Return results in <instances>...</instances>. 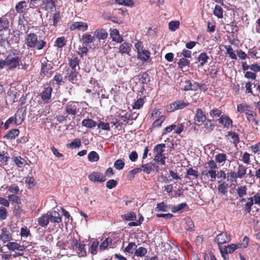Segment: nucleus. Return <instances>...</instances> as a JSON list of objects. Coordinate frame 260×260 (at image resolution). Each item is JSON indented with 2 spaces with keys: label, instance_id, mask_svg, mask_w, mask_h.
Here are the masks:
<instances>
[{
  "label": "nucleus",
  "instance_id": "58",
  "mask_svg": "<svg viewBox=\"0 0 260 260\" xmlns=\"http://www.w3.org/2000/svg\"><path fill=\"white\" fill-rule=\"evenodd\" d=\"M124 163L121 159L116 160L114 164V167L117 170H120L123 168Z\"/></svg>",
  "mask_w": 260,
  "mask_h": 260
},
{
  "label": "nucleus",
  "instance_id": "2",
  "mask_svg": "<svg viewBox=\"0 0 260 260\" xmlns=\"http://www.w3.org/2000/svg\"><path fill=\"white\" fill-rule=\"evenodd\" d=\"M25 44L28 48H36L38 50H41L45 47L46 43L43 40H38V36L31 32L26 35Z\"/></svg>",
  "mask_w": 260,
  "mask_h": 260
},
{
  "label": "nucleus",
  "instance_id": "23",
  "mask_svg": "<svg viewBox=\"0 0 260 260\" xmlns=\"http://www.w3.org/2000/svg\"><path fill=\"white\" fill-rule=\"evenodd\" d=\"M110 37L112 40L117 43H121L123 41V38L119 35V31L116 29H113L110 32Z\"/></svg>",
  "mask_w": 260,
  "mask_h": 260
},
{
  "label": "nucleus",
  "instance_id": "30",
  "mask_svg": "<svg viewBox=\"0 0 260 260\" xmlns=\"http://www.w3.org/2000/svg\"><path fill=\"white\" fill-rule=\"evenodd\" d=\"M19 134V131L18 129H13L10 131L4 138L8 139H13L18 136Z\"/></svg>",
  "mask_w": 260,
  "mask_h": 260
},
{
  "label": "nucleus",
  "instance_id": "20",
  "mask_svg": "<svg viewBox=\"0 0 260 260\" xmlns=\"http://www.w3.org/2000/svg\"><path fill=\"white\" fill-rule=\"evenodd\" d=\"M94 38L99 40H105L108 36V33L104 29H98L94 32Z\"/></svg>",
  "mask_w": 260,
  "mask_h": 260
},
{
  "label": "nucleus",
  "instance_id": "31",
  "mask_svg": "<svg viewBox=\"0 0 260 260\" xmlns=\"http://www.w3.org/2000/svg\"><path fill=\"white\" fill-rule=\"evenodd\" d=\"M227 159V156L225 153H218L215 156V160L217 163L224 164Z\"/></svg>",
  "mask_w": 260,
  "mask_h": 260
},
{
  "label": "nucleus",
  "instance_id": "26",
  "mask_svg": "<svg viewBox=\"0 0 260 260\" xmlns=\"http://www.w3.org/2000/svg\"><path fill=\"white\" fill-rule=\"evenodd\" d=\"M60 18V15L59 12H55L53 16L52 19H49L48 23L50 26H56L57 23L59 22Z\"/></svg>",
  "mask_w": 260,
  "mask_h": 260
},
{
  "label": "nucleus",
  "instance_id": "47",
  "mask_svg": "<svg viewBox=\"0 0 260 260\" xmlns=\"http://www.w3.org/2000/svg\"><path fill=\"white\" fill-rule=\"evenodd\" d=\"M180 22L178 21H172L169 23V29L171 31H175L179 28Z\"/></svg>",
  "mask_w": 260,
  "mask_h": 260
},
{
  "label": "nucleus",
  "instance_id": "5",
  "mask_svg": "<svg viewBox=\"0 0 260 260\" xmlns=\"http://www.w3.org/2000/svg\"><path fill=\"white\" fill-rule=\"evenodd\" d=\"M231 240L230 235L226 233H221L217 235L215 239V241L220 247V245L224 243H228Z\"/></svg>",
  "mask_w": 260,
  "mask_h": 260
},
{
  "label": "nucleus",
  "instance_id": "4",
  "mask_svg": "<svg viewBox=\"0 0 260 260\" xmlns=\"http://www.w3.org/2000/svg\"><path fill=\"white\" fill-rule=\"evenodd\" d=\"M165 147L166 145L162 143L155 145L153 149L154 152H155L154 160L162 165L165 164V160L166 159V157L163 154Z\"/></svg>",
  "mask_w": 260,
  "mask_h": 260
},
{
  "label": "nucleus",
  "instance_id": "7",
  "mask_svg": "<svg viewBox=\"0 0 260 260\" xmlns=\"http://www.w3.org/2000/svg\"><path fill=\"white\" fill-rule=\"evenodd\" d=\"M52 91V87L48 86L45 88L41 93V99L45 103H48L50 102Z\"/></svg>",
  "mask_w": 260,
  "mask_h": 260
},
{
  "label": "nucleus",
  "instance_id": "32",
  "mask_svg": "<svg viewBox=\"0 0 260 260\" xmlns=\"http://www.w3.org/2000/svg\"><path fill=\"white\" fill-rule=\"evenodd\" d=\"M79 74L78 71L72 70L68 76V79L73 83H76L78 80Z\"/></svg>",
  "mask_w": 260,
  "mask_h": 260
},
{
  "label": "nucleus",
  "instance_id": "27",
  "mask_svg": "<svg viewBox=\"0 0 260 260\" xmlns=\"http://www.w3.org/2000/svg\"><path fill=\"white\" fill-rule=\"evenodd\" d=\"M27 7V3L25 1H22L18 3L15 6V9L17 13H22Z\"/></svg>",
  "mask_w": 260,
  "mask_h": 260
},
{
  "label": "nucleus",
  "instance_id": "1",
  "mask_svg": "<svg viewBox=\"0 0 260 260\" xmlns=\"http://www.w3.org/2000/svg\"><path fill=\"white\" fill-rule=\"evenodd\" d=\"M27 68V64L22 63L21 56L16 50L7 51L5 58H0L1 70L6 68L8 71H13L16 69L25 70Z\"/></svg>",
  "mask_w": 260,
  "mask_h": 260
},
{
  "label": "nucleus",
  "instance_id": "19",
  "mask_svg": "<svg viewBox=\"0 0 260 260\" xmlns=\"http://www.w3.org/2000/svg\"><path fill=\"white\" fill-rule=\"evenodd\" d=\"M39 225L41 227L46 228L49 223V216L47 213L43 214L38 218Z\"/></svg>",
  "mask_w": 260,
  "mask_h": 260
},
{
  "label": "nucleus",
  "instance_id": "49",
  "mask_svg": "<svg viewBox=\"0 0 260 260\" xmlns=\"http://www.w3.org/2000/svg\"><path fill=\"white\" fill-rule=\"evenodd\" d=\"M8 198L9 201L12 203H16L17 204H20L21 203L20 198L15 194L9 195L8 196Z\"/></svg>",
  "mask_w": 260,
  "mask_h": 260
},
{
  "label": "nucleus",
  "instance_id": "44",
  "mask_svg": "<svg viewBox=\"0 0 260 260\" xmlns=\"http://www.w3.org/2000/svg\"><path fill=\"white\" fill-rule=\"evenodd\" d=\"M123 219L126 221H134L136 220V216L134 212H129L122 216Z\"/></svg>",
  "mask_w": 260,
  "mask_h": 260
},
{
  "label": "nucleus",
  "instance_id": "35",
  "mask_svg": "<svg viewBox=\"0 0 260 260\" xmlns=\"http://www.w3.org/2000/svg\"><path fill=\"white\" fill-rule=\"evenodd\" d=\"M209 57L206 53H201L197 58L198 61L200 63L201 66H203L207 62Z\"/></svg>",
  "mask_w": 260,
  "mask_h": 260
},
{
  "label": "nucleus",
  "instance_id": "48",
  "mask_svg": "<svg viewBox=\"0 0 260 260\" xmlns=\"http://www.w3.org/2000/svg\"><path fill=\"white\" fill-rule=\"evenodd\" d=\"M165 118H166V117L165 116L161 115V116H160L159 117V118L157 119L153 122V123L152 124V126L153 127H157L160 126L162 123L165 121Z\"/></svg>",
  "mask_w": 260,
  "mask_h": 260
},
{
  "label": "nucleus",
  "instance_id": "8",
  "mask_svg": "<svg viewBox=\"0 0 260 260\" xmlns=\"http://www.w3.org/2000/svg\"><path fill=\"white\" fill-rule=\"evenodd\" d=\"M218 123L221 124L224 128H229L232 125L233 120L228 116L222 115L218 119Z\"/></svg>",
  "mask_w": 260,
  "mask_h": 260
},
{
  "label": "nucleus",
  "instance_id": "3",
  "mask_svg": "<svg viewBox=\"0 0 260 260\" xmlns=\"http://www.w3.org/2000/svg\"><path fill=\"white\" fill-rule=\"evenodd\" d=\"M81 109L80 103L75 101L68 102L64 107V114L68 116L75 117L80 112Z\"/></svg>",
  "mask_w": 260,
  "mask_h": 260
},
{
  "label": "nucleus",
  "instance_id": "12",
  "mask_svg": "<svg viewBox=\"0 0 260 260\" xmlns=\"http://www.w3.org/2000/svg\"><path fill=\"white\" fill-rule=\"evenodd\" d=\"M72 245L74 248L77 250V252L79 257H83L86 255V250L85 249V244H78L77 241H73Z\"/></svg>",
  "mask_w": 260,
  "mask_h": 260
},
{
  "label": "nucleus",
  "instance_id": "22",
  "mask_svg": "<svg viewBox=\"0 0 260 260\" xmlns=\"http://www.w3.org/2000/svg\"><path fill=\"white\" fill-rule=\"evenodd\" d=\"M226 137H231L230 141L233 143L235 146H237L238 144L239 143V137L238 134L234 132H229L227 135L225 136Z\"/></svg>",
  "mask_w": 260,
  "mask_h": 260
},
{
  "label": "nucleus",
  "instance_id": "21",
  "mask_svg": "<svg viewBox=\"0 0 260 260\" xmlns=\"http://www.w3.org/2000/svg\"><path fill=\"white\" fill-rule=\"evenodd\" d=\"M188 105V103L183 101H177L172 103L171 107L172 110L183 109Z\"/></svg>",
  "mask_w": 260,
  "mask_h": 260
},
{
  "label": "nucleus",
  "instance_id": "29",
  "mask_svg": "<svg viewBox=\"0 0 260 260\" xmlns=\"http://www.w3.org/2000/svg\"><path fill=\"white\" fill-rule=\"evenodd\" d=\"M250 106L246 104H240L237 105V111L240 113H250L251 111L249 109Z\"/></svg>",
  "mask_w": 260,
  "mask_h": 260
},
{
  "label": "nucleus",
  "instance_id": "56",
  "mask_svg": "<svg viewBox=\"0 0 260 260\" xmlns=\"http://www.w3.org/2000/svg\"><path fill=\"white\" fill-rule=\"evenodd\" d=\"M185 85L183 86L182 89L184 91L196 90V89L192 88V84L189 80H185Z\"/></svg>",
  "mask_w": 260,
  "mask_h": 260
},
{
  "label": "nucleus",
  "instance_id": "61",
  "mask_svg": "<svg viewBox=\"0 0 260 260\" xmlns=\"http://www.w3.org/2000/svg\"><path fill=\"white\" fill-rule=\"evenodd\" d=\"M116 2L119 5L127 6H131L134 4V2L132 0H116Z\"/></svg>",
  "mask_w": 260,
  "mask_h": 260
},
{
  "label": "nucleus",
  "instance_id": "10",
  "mask_svg": "<svg viewBox=\"0 0 260 260\" xmlns=\"http://www.w3.org/2000/svg\"><path fill=\"white\" fill-rule=\"evenodd\" d=\"M41 72L44 75H47L51 72V70L52 68L51 63H48V60L46 58H42L41 60Z\"/></svg>",
  "mask_w": 260,
  "mask_h": 260
},
{
  "label": "nucleus",
  "instance_id": "54",
  "mask_svg": "<svg viewBox=\"0 0 260 260\" xmlns=\"http://www.w3.org/2000/svg\"><path fill=\"white\" fill-rule=\"evenodd\" d=\"M185 203H182L178 204L176 206H174L172 207V211L174 213L177 212L182 209L183 208L186 206Z\"/></svg>",
  "mask_w": 260,
  "mask_h": 260
},
{
  "label": "nucleus",
  "instance_id": "52",
  "mask_svg": "<svg viewBox=\"0 0 260 260\" xmlns=\"http://www.w3.org/2000/svg\"><path fill=\"white\" fill-rule=\"evenodd\" d=\"M186 226L185 228L187 231H191L193 230L194 228V224L192 220L189 218H187L185 219Z\"/></svg>",
  "mask_w": 260,
  "mask_h": 260
},
{
  "label": "nucleus",
  "instance_id": "6",
  "mask_svg": "<svg viewBox=\"0 0 260 260\" xmlns=\"http://www.w3.org/2000/svg\"><path fill=\"white\" fill-rule=\"evenodd\" d=\"M13 239L12 234L7 228H3L1 230L0 240L3 243L10 242Z\"/></svg>",
  "mask_w": 260,
  "mask_h": 260
},
{
  "label": "nucleus",
  "instance_id": "41",
  "mask_svg": "<svg viewBox=\"0 0 260 260\" xmlns=\"http://www.w3.org/2000/svg\"><path fill=\"white\" fill-rule=\"evenodd\" d=\"M229 185L228 183L225 182H223L219 184L218 186V191L222 193V194H226L228 191L227 189L228 188Z\"/></svg>",
  "mask_w": 260,
  "mask_h": 260
},
{
  "label": "nucleus",
  "instance_id": "57",
  "mask_svg": "<svg viewBox=\"0 0 260 260\" xmlns=\"http://www.w3.org/2000/svg\"><path fill=\"white\" fill-rule=\"evenodd\" d=\"M186 174L188 176H193L192 179H197L198 177V172L197 170H193L192 168H189L186 171Z\"/></svg>",
  "mask_w": 260,
  "mask_h": 260
},
{
  "label": "nucleus",
  "instance_id": "50",
  "mask_svg": "<svg viewBox=\"0 0 260 260\" xmlns=\"http://www.w3.org/2000/svg\"><path fill=\"white\" fill-rule=\"evenodd\" d=\"M55 45L58 48H62L66 45V41L64 37L58 38L55 42Z\"/></svg>",
  "mask_w": 260,
  "mask_h": 260
},
{
  "label": "nucleus",
  "instance_id": "9",
  "mask_svg": "<svg viewBox=\"0 0 260 260\" xmlns=\"http://www.w3.org/2000/svg\"><path fill=\"white\" fill-rule=\"evenodd\" d=\"M41 7L42 9L51 12L56 9L55 2L53 0H42Z\"/></svg>",
  "mask_w": 260,
  "mask_h": 260
},
{
  "label": "nucleus",
  "instance_id": "11",
  "mask_svg": "<svg viewBox=\"0 0 260 260\" xmlns=\"http://www.w3.org/2000/svg\"><path fill=\"white\" fill-rule=\"evenodd\" d=\"M89 180L94 182H103L106 180V177L102 173L93 172L88 176Z\"/></svg>",
  "mask_w": 260,
  "mask_h": 260
},
{
  "label": "nucleus",
  "instance_id": "64",
  "mask_svg": "<svg viewBox=\"0 0 260 260\" xmlns=\"http://www.w3.org/2000/svg\"><path fill=\"white\" fill-rule=\"evenodd\" d=\"M117 184V182L114 179L108 180L106 183V187L109 189H112Z\"/></svg>",
  "mask_w": 260,
  "mask_h": 260
},
{
  "label": "nucleus",
  "instance_id": "63",
  "mask_svg": "<svg viewBox=\"0 0 260 260\" xmlns=\"http://www.w3.org/2000/svg\"><path fill=\"white\" fill-rule=\"evenodd\" d=\"M144 104V100L142 98H140L134 103L133 105L134 109H139L141 108Z\"/></svg>",
  "mask_w": 260,
  "mask_h": 260
},
{
  "label": "nucleus",
  "instance_id": "43",
  "mask_svg": "<svg viewBox=\"0 0 260 260\" xmlns=\"http://www.w3.org/2000/svg\"><path fill=\"white\" fill-rule=\"evenodd\" d=\"M214 14L219 18L223 17V10L222 8L216 5L214 10Z\"/></svg>",
  "mask_w": 260,
  "mask_h": 260
},
{
  "label": "nucleus",
  "instance_id": "37",
  "mask_svg": "<svg viewBox=\"0 0 260 260\" xmlns=\"http://www.w3.org/2000/svg\"><path fill=\"white\" fill-rule=\"evenodd\" d=\"M9 26V21L5 16L0 18V31L7 29Z\"/></svg>",
  "mask_w": 260,
  "mask_h": 260
},
{
  "label": "nucleus",
  "instance_id": "33",
  "mask_svg": "<svg viewBox=\"0 0 260 260\" xmlns=\"http://www.w3.org/2000/svg\"><path fill=\"white\" fill-rule=\"evenodd\" d=\"M224 47L226 49V53L229 57L232 59L237 60V55L235 53L232 47L230 45H225Z\"/></svg>",
  "mask_w": 260,
  "mask_h": 260
},
{
  "label": "nucleus",
  "instance_id": "55",
  "mask_svg": "<svg viewBox=\"0 0 260 260\" xmlns=\"http://www.w3.org/2000/svg\"><path fill=\"white\" fill-rule=\"evenodd\" d=\"M153 164H146L145 165H143L141 168L142 170H143L144 172L147 174H149L152 171V167Z\"/></svg>",
  "mask_w": 260,
  "mask_h": 260
},
{
  "label": "nucleus",
  "instance_id": "59",
  "mask_svg": "<svg viewBox=\"0 0 260 260\" xmlns=\"http://www.w3.org/2000/svg\"><path fill=\"white\" fill-rule=\"evenodd\" d=\"M189 63V61L185 58H182L180 59L178 62V67L181 69H182L184 67L188 66Z\"/></svg>",
  "mask_w": 260,
  "mask_h": 260
},
{
  "label": "nucleus",
  "instance_id": "15",
  "mask_svg": "<svg viewBox=\"0 0 260 260\" xmlns=\"http://www.w3.org/2000/svg\"><path fill=\"white\" fill-rule=\"evenodd\" d=\"M47 214L49 216V222L57 223L61 222V217L58 212L53 211L50 213H47Z\"/></svg>",
  "mask_w": 260,
  "mask_h": 260
},
{
  "label": "nucleus",
  "instance_id": "60",
  "mask_svg": "<svg viewBox=\"0 0 260 260\" xmlns=\"http://www.w3.org/2000/svg\"><path fill=\"white\" fill-rule=\"evenodd\" d=\"M98 128L105 131H109L110 128L109 124L108 123L104 122L103 121H100L98 123Z\"/></svg>",
  "mask_w": 260,
  "mask_h": 260
},
{
  "label": "nucleus",
  "instance_id": "34",
  "mask_svg": "<svg viewBox=\"0 0 260 260\" xmlns=\"http://www.w3.org/2000/svg\"><path fill=\"white\" fill-rule=\"evenodd\" d=\"M247 187L246 185L238 186L236 189L237 194L239 198H243L247 194Z\"/></svg>",
  "mask_w": 260,
  "mask_h": 260
},
{
  "label": "nucleus",
  "instance_id": "36",
  "mask_svg": "<svg viewBox=\"0 0 260 260\" xmlns=\"http://www.w3.org/2000/svg\"><path fill=\"white\" fill-rule=\"evenodd\" d=\"M137 247V245L135 243L131 242L129 243L128 245L125 247L124 250V251L125 253H127L128 254H132L134 250H136V248Z\"/></svg>",
  "mask_w": 260,
  "mask_h": 260
},
{
  "label": "nucleus",
  "instance_id": "51",
  "mask_svg": "<svg viewBox=\"0 0 260 260\" xmlns=\"http://www.w3.org/2000/svg\"><path fill=\"white\" fill-rule=\"evenodd\" d=\"M112 242V239L110 238H107L101 243L100 247L102 249H106Z\"/></svg>",
  "mask_w": 260,
  "mask_h": 260
},
{
  "label": "nucleus",
  "instance_id": "28",
  "mask_svg": "<svg viewBox=\"0 0 260 260\" xmlns=\"http://www.w3.org/2000/svg\"><path fill=\"white\" fill-rule=\"evenodd\" d=\"M82 41L83 43L87 46L89 44L93 42L95 40L94 36H92L90 34H85L82 36Z\"/></svg>",
  "mask_w": 260,
  "mask_h": 260
},
{
  "label": "nucleus",
  "instance_id": "17",
  "mask_svg": "<svg viewBox=\"0 0 260 260\" xmlns=\"http://www.w3.org/2000/svg\"><path fill=\"white\" fill-rule=\"evenodd\" d=\"M194 120L198 122H204L206 120V115L201 109H198L195 113Z\"/></svg>",
  "mask_w": 260,
  "mask_h": 260
},
{
  "label": "nucleus",
  "instance_id": "46",
  "mask_svg": "<svg viewBox=\"0 0 260 260\" xmlns=\"http://www.w3.org/2000/svg\"><path fill=\"white\" fill-rule=\"evenodd\" d=\"M249 202H247L244 206V210L246 213H249L251 211V208L253 205V198H248Z\"/></svg>",
  "mask_w": 260,
  "mask_h": 260
},
{
  "label": "nucleus",
  "instance_id": "45",
  "mask_svg": "<svg viewBox=\"0 0 260 260\" xmlns=\"http://www.w3.org/2000/svg\"><path fill=\"white\" fill-rule=\"evenodd\" d=\"M155 210L157 211L167 212L169 210L168 206L164 202L157 205Z\"/></svg>",
  "mask_w": 260,
  "mask_h": 260
},
{
  "label": "nucleus",
  "instance_id": "18",
  "mask_svg": "<svg viewBox=\"0 0 260 260\" xmlns=\"http://www.w3.org/2000/svg\"><path fill=\"white\" fill-rule=\"evenodd\" d=\"M87 24L81 21L75 22L72 24V25L71 26V29L72 30L78 29L82 31H85L87 29Z\"/></svg>",
  "mask_w": 260,
  "mask_h": 260
},
{
  "label": "nucleus",
  "instance_id": "39",
  "mask_svg": "<svg viewBox=\"0 0 260 260\" xmlns=\"http://www.w3.org/2000/svg\"><path fill=\"white\" fill-rule=\"evenodd\" d=\"M247 168L242 164L239 165L237 170V176L239 178H242L245 175Z\"/></svg>",
  "mask_w": 260,
  "mask_h": 260
},
{
  "label": "nucleus",
  "instance_id": "13",
  "mask_svg": "<svg viewBox=\"0 0 260 260\" xmlns=\"http://www.w3.org/2000/svg\"><path fill=\"white\" fill-rule=\"evenodd\" d=\"M132 45L130 43L124 42L121 44L119 47V52L121 54H126L130 55V52L132 51Z\"/></svg>",
  "mask_w": 260,
  "mask_h": 260
},
{
  "label": "nucleus",
  "instance_id": "24",
  "mask_svg": "<svg viewBox=\"0 0 260 260\" xmlns=\"http://www.w3.org/2000/svg\"><path fill=\"white\" fill-rule=\"evenodd\" d=\"M79 60L77 57H72L70 60V67L73 71H78L79 69Z\"/></svg>",
  "mask_w": 260,
  "mask_h": 260
},
{
  "label": "nucleus",
  "instance_id": "53",
  "mask_svg": "<svg viewBox=\"0 0 260 260\" xmlns=\"http://www.w3.org/2000/svg\"><path fill=\"white\" fill-rule=\"evenodd\" d=\"M222 248L224 252H227L228 253H232L236 250L235 244L224 246Z\"/></svg>",
  "mask_w": 260,
  "mask_h": 260
},
{
  "label": "nucleus",
  "instance_id": "38",
  "mask_svg": "<svg viewBox=\"0 0 260 260\" xmlns=\"http://www.w3.org/2000/svg\"><path fill=\"white\" fill-rule=\"evenodd\" d=\"M13 159L15 164L19 168L23 167L26 163L25 160L20 156H14L13 157Z\"/></svg>",
  "mask_w": 260,
  "mask_h": 260
},
{
  "label": "nucleus",
  "instance_id": "62",
  "mask_svg": "<svg viewBox=\"0 0 260 260\" xmlns=\"http://www.w3.org/2000/svg\"><path fill=\"white\" fill-rule=\"evenodd\" d=\"M222 113L221 110L217 108H214L210 111V115L211 117H219Z\"/></svg>",
  "mask_w": 260,
  "mask_h": 260
},
{
  "label": "nucleus",
  "instance_id": "14",
  "mask_svg": "<svg viewBox=\"0 0 260 260\" xmlns=\"http://www.w3.org/2000/svg\"><path fill=\"white\" fill-rule=\"evenodd\" d=\"M137 58L142 62H146L150 57V53L149 51L144 49L137 53Z\"/></svg>",
  "mask_w": 260,
  "mask_h": 260
},
{
  "label": "nucleus",
  "instance_id": "16",
  "mask_svg": "<svg viewBox=\"0 0 260 260\" xmlns=\"http://www.w3.org/2000/svg\"><path fill=\"white\" fill-rule=\"evenodd\" d=\"M8 249L11 251H14L15 250H18L23 251L25 249V247L24 245H21L18 243L14 242H10L6 245Z\"/></svg>",
  "mask_w": 260,
  "mask_h": 260
},
{
  "label": "nucleus",
  "instance_id": "25",
  "mask_svg": "<svg viewBox=\"0 0 260 260\" xmlns=\"http://www.w3.org/2000/svg\"><path fill=\"white\" fill-rule=\"evenodd\" d=\"M96 124V122L91 119H84L82 121V125L89 128L95 127Z\"/></svg>",
  "mask_w": 260,
  "mask_h": 260
},
{
  "label": "nucleus",
  "instance_id": "42",
  "mask_svg": "<svg viewBox=\"0 0 260 260\" xmlns=\"http://www.w3.org/2000/svg\"><path fill=\"white\" fill-rule=\"evenodd\" d=\"M147 252V250L145 248L140 247L137 249H136L135 255L138 257H143L146 254Z\"/></svg>",
  "mask_w": 260,
  "mask_h": 260
},
{
  "label": "nucleus",
  "instance_id": "40",
  "mask_svg": "<svg viewBox=\"0 0 260 260\" xmlns=\"http://www.w3.org/2000/svg\"><path fill=\"white\" fill-rule=\"evenodd\" d=\"M88 158L90 162H96L99 160V154L94 151H91L88 155Z\"/></svg>",
  "mask_w": 260,
  "mask_h": 260
}]
</instances>
